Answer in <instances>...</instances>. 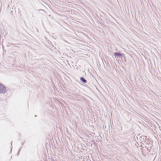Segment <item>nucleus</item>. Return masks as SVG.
Returning <instances> with one entry per match:
<instances>
[{"label": "nucleus", "mask_w": 161, "mask_h": 161, "mask_svg": "<svg viewBox=\"0 0 161 161\" xmlns=\"http://www.w3.org/2000/svg\"><path fill=\"white\" fill-rule=\"evenodd\" d=\"M35 117H36L37 116H36V115H35Z\"/></svg>", "instance_id": "11"}, {"label": "nucleus", "mask_w": 161, "mask_h": 161, "mask_svg": "<svg viewBox=\"0 0 161 161\" xmlns=\"http://www.w3.org/2000/svg\"><path fill=\"white\" fill-rule=\"evenodd\" d=\"M80 80L81 82H82L83 83H86L87 81L85 78L83 77H81L80 78Z\"/></svg>", "instance_id": "4"}, {"label": "nucleus", "mask_w": 161, "mask_h": 161, "mask_svg": "<svg viewBox=\"0 0 161 161\" xmlns=\"http://www.w3.org/2000/svg\"><path fill=\"white\" fill-rule=\"evenodd\" d=\"M147 139H147V142H149L150 141V140L149 139V138H147Z\"/></svg>", "instance_id": "5"}, {"label": "nucleus", "mask_w": 161, "mask_h": 161, "mask_svg": "<svg viewBox=\"0 0 161 161\" xmlns=\"http://www.w3.org/2000/svg\"><path fill=\"white\" fill-rule=\"evenodd\" d=\"M150 150H151V149H150L149 150V152H151V151H150Z\"/></svg>", "instance_id": "10"}, {"label": "nucleus", "mask_w": 161, "mask_h": 161, "mask_svg": "<svg viewBox=\"0 0 161 161\" xmlns=\"http://www.w3.org/2000/svg\"><path fill=\"white\" fill-rule=\"evenodd\" d=\"M6 92V87L3 84L0 83V93H5Z\"/></svg>", "instance_id": "1"}, {"label": "nucleus", "mask_w": 161, "mask_h": 161, "mask_svg": "<svg viewBox=\"0 0 161 161\" xmlns=\"http://www.w3.org/2000/svg\"><path fill=\"white\" fill-rule=\"evenodd\" d=\"M122 58L123 57H120V59L121 60H122Z\"/></svg>", "instance_id": "8"}, {"label": "nucleus", "mask_w": 161, "mask_h": 161, "mask_svg": "<svg viewBox=\"0 0 161 161\" xmlns=\"http://www.w3.org/2000/svg\"><path fill=\"white\" fill-rule=\"evenodd\" d=\"M39 11H42L43 12H44V11L42 9H40V10H39Z\"/></svg>", "instance_id": "7"}, {"label": "nucleus", "mask_w": 161, "mask_h": 161, "mask_svg": "<svg viewBox=\"0 0 161 161\" xmlns=\"http://www.w3.org/2000/svg\"><path fill=\"white\" fill-rule=\"evenodd\" d=\"M141 138V141L142 143L143 144V143H145V144L147 143H145V142L147 141V136H141L140 137Z\"/></svg>", "instance_id": "3"}, {"label": "nucleus", "mask_w": 161, "mask_h": 161, "mask_svg": "<svg viewBox=\"0 0 161 161\" xmlns=\"http://www.w3.org/2000/svg\"><path fill=\"white\" fill-rule=\"evenodd\" d=\"M147 150H148V148H147Z\"/></svg>", "instance_id": "12"}, {"label": "nucleus", "mask_w": 161, "mask_h": 161, "mask_svg": "<svg viewBox=\"0 0 161 161\" xmlns=\"http://www.w3.org/2000/svg\"><path fill=\"white\" fill-rule=\"evenodd\" d=\"M114 55L115 57V58H116L117 57H119V58L123 57L124 59L125 58V55L121 53L115 52L114 53Z\"/></svg>", "instance_id": "2"}, {"label": "nucleus", "mask_w": 161, "mask_h": 161, "mask_svg": "<svg viewBox=\"0 0 161 161\" xmlns=\"http://www.w3.org/2000/svg\"><path fill=\"white\" fill-rule=\"evenodd\" d=\"M20 149L19 150L18 152V154L19 153V152H20Z\"/></svg>", "instance_id": "6"}, {"label": "nucleus", "mask_w": 161, "mask_h": 161, "mask_svg": "<svg viewBox=\"0 0 161 161\" xmlns=\"http://www.w3.org/2000/svg\"><path fill=\"white\" fill-rule=\"evenodd\" d=\"M140 147H142V145H141Z\"/></svg>", "instance_id": "9"}]
</instances>
